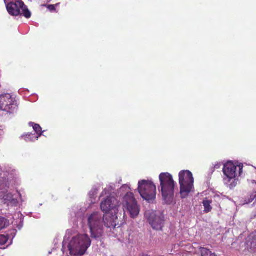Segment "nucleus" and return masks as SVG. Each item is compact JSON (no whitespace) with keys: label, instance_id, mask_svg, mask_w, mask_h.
Returning a JSON list of instances; mask_svg holds the SVG:
<instances>
[{"label":"nucleus","instance_id":"f257e3e1","mask_svg":"<svg viewBox=\"0 0 256 256\" xmlns=\"http://www.w3.org/2000/svg\"><path fill=\"white\" fill-rule=\"evenodd\" d=\"M160 190L165 203L170 204L172 203L174 194L176 182L170 173L162 172L159 176Z\"/></svg>","mask_w":256,"mask_h":256},{"label":"nucleus","instance_id":"f03ea898","mask_svg":"<svg viewBox=\"0 0 256 256\" xmlns=\"http://www.w3.org/2000/svg\"><path fill=\"white\" fill-rule=\"evenodd\" d=\"M91 244V240L88 234H79L72 238L68 250L70 254L82 256Z\"/></svg>","mask_w":256,"mask_h":256},{"label":"nucleus","instance_id":"7ed1b4c3","mask_svg":"<svg viewBox=\"0 0 256 256\" xmlns=\"http://www.w3.org/2000/svg\"><path fill=\"white\" fill-rule=\"evenodd\" d=\"M178 177L180 197L184 198L194 188V178L192 173L188 170L180 171Z\"/></svg>","mask_w":256,"mask_h":256},{"label":"nucleus","instance_id":"20e7f679","mask_svg":"<svg viewBox=\"0 0 256 256\" xmlns=\"http://www.w3.org/2000/svg\"><path fill=\"white\" fill-rule=\"evenodd\" d=\"M88 222L91 236L95 238L102 237L104 233V222L101 214L98 212H93L88 216Z\"/></svg>","mask_w":256,"mask_h":256},{"label":"nucleus","instance_id":"39448f33","mask_svg":"<svg viewBox=\"0 0 256 256\" xmlns=\"http://www.w3.org/2000/svg\"><path fill=\"white\" fill-rule=\"evenodd\" d=\"M6 9L10 14L12 16L22 15L26 18L31 17L32 13L24 2L20 0L12 2L6 4Z\"/></svg>","mask_w":256,"mask_h":256},{"label":"nucleus","instance_id":"423d86ee","mask_svg":"<svg viewBox=\"0 0 256 256\" xmlns=\"http://www.w3.org/2000/svg\"><path fill=\"white\" fill-rule=\"evenodd\" d=\"M138 190L141 196L147 201L154 200L156 196V186L153 182L142 180L138 182Z\"/></svg>","mask_w":256,"mask_h":256},{"label":"nucleus","instance_id":"0eeeda50","mask_svg":"<svg viewBox=\"0 0 256 256\" xmlns=\"http://www.w3.org/2000/svg\"><path fill=\"white\" fill-rule=\"evenodd\" d=\"M122 204L124 212L126 211L131 218H134L138 215L140 208L133 193L128 192L123 198Z\"/></svg>","mask_w":256,"mask_h":256},{"label":"nucleus","instance_id":"6e6552de","mask_svg":"<svg viewBox=\"0 0 256 256\" xmlns=\"http://www.w3.org/2000/svg\"><path fill=\"white\" fill-rule=\"evenodd\" d=\"M18 109V104L15 98L9 94L0 96V110L7 113L14 114Z\"/></svg>","mask_w":256,"mask_h":256},{"label":"nucleus","instance_id":"1a4fd4ad","mask_svg":"<svg viewBox=\"0 0 256 256\" xmlns=\"http://www.w3.org/2000/svg\"><path fill=\"white\" fill-rule=\"evenodd\" d=\"M119 206L118 200L114 196H110L102 202L100 209L104 213L118 214Z\"/></svg>","mask_w":256,"mask_h":256},{"label":"nucleus","instance_id":"9d476101","mask_svg":"<svg viewBox=\"0 0 256 256\" xmlns=\"http://www.w3.org/2000/svg\"><path fill=\"white\" fill-rule=\"evenodd\" d=\"M243 164H240L235 166L232 162L226 163L224 166L223 172L226 176L230 180L235 178L238 175L236 171H238V174L240 176L242 172Z\"/></svg>","mask_w":256,"mask_h":256},{"label":"nucleus","instance_id":"9b49d317","mask_svg":"<svg viewBox=\"0 0 256 256\" xmlns=\"http://www.w3.org/2000/svg\"><path fill=\"white\" fill-rule=\"evenodd\" d=\"M150 224L156 230H162L164 223V216L162 215L154 216L151 215L148 219Z\"/></svg>","mask_w":256,"mask_h":256},{"label":"nucleus","instance_id":"f8f14e48","mask_svg":"<svg viewBox=\"0 0 256 256\" xmlns=\"http://www.w3.org/2000/svg\"><path fill=\"white\" fill-rule=\"evenodd\" d=\"M29 125L33 127V128L36 134L32 133L28 134L26 135H24L23 137L26 140H30L33 141L34 139V140H38L39 137L42 135V133L43 132H42V128L38 124H35L32 122L29 124Z\"/></svg>","mask_w":256,"mask_h":256},{"label":"nucleus","instance_id":"ddd939ff","mask_svg":"<svg viewBox=\"0 0 256 256\" xmlns=\"http://www.w3.org/2000/svg\"><path fill=\"white\" fill-rule=\"evenodd\" d=\"M117 214L105 213L103 216V222L104 226L108 228H114L116 226Z\"/></svg>","mask_w":256,"mask_h":256},{"label":"nucleus","instance_id":"4468645a","mask_svg":"<svg viewBox=\"0 0 256 256\" xmlns=\"http://www.w3.org/2000/svg\"><path fill=\"white\" fill-rule=\"evenodd\" d=\"M248 248L252 252H256V230L252 232L247 242Z\"/></svg>","mask_w":256,"mask_h":256},{"label":"nucleus","instance_id":"2eb2a0df","mask_svg":"<svg viewBox=\"0 0 256 256\" xmlns=\"http://www.w3.org/2000/svg\"><path fill=\"white\" fill-rule=\"evenodd\" d=\"M3 200L4 204L8 206H14L18 202L17 200L14 198L13 195L10 193L4 195Z\"/></svg>","mask_w":256,"mask_h":256},{"label":"nucleus","instance_id":"dca6fc26","mask_svg":"<svg viewBox=\"0 0 256 256\" xmlns=\"http://www.w3.org/2000/svg\"><path fill=\"white\" fill-rule=\"evenodd\" d=\"M212 201L210 200H208L207 198H206L202 202L203 206L204 208V212H209L212 210V207L210 206Z\"/></svg>","mask_w":256,"mask_h":256},{"label":"nucleus","instance_id":"f3484780","mask_svg":"<svg viewBox=\"0 0 256 256\" xmlns=\"http://www.w3.org/2000/svg\"><path fill=\"white\" fill-rule=\"evenodd\" d=\"M200 250L202 256H218L215 253H212L207 248L200 247Z\"/></svg>","mask_w":256,"mask_h":256},{"label":"nucleus","instance_id":"a211bd4d","mask_svg":"<svg viewBox=\"0 0 256 256\" xmlns=\"http://www.w3.org/2000/svg\"><path fill=\"white\" fill-rule=\"evenodd\" d=\"M8 224L9 222L6 219L0 216V230L6 227Z\"/></svg>","mask_w":256,"mask_h":256},{"label":"nucleus","instance_id":"6ab92c4d","mask_svg":"<svg viewBox=\"0 0 256 256\" xmlns=\"http://www.w3.org/2000/svg\"><path fill=\"white\" fill-rule=\"evenodd\" d=\"M9 238L8 236L0 235V244L2 246L6 244Z\"/></svg>","mask_w":256,"mask_h":256},{"label":"nucleus","instance_id":"aec40b11","mask_svg":"<svg viewBox=\"0 0 256 256\" xmlns=\"http://www.w3.org/2000/svg\"><path fill=\"white\" fill-rule=\"evenodd\" d=\"M59 4H56V5H46L44 4V6H46L47 8L50 11V12H54L56 10V6H58Z\"/></svg>","mask_w":256,"mask_h":256},{"label":"nucleus","instance_id":"412c9836","mask_svg":"<svg viewBox=\"0 0 256 256\" xmlns=\"http://www.w3.org/2000/svg\"><path fill=\"white\" fill-rule=\"evenodd\" d=\"M233 180H234L233 182L230 184V188H234L237 184L238 181L235 178H234Z\"/></svg>","mask_w":256,"mask_h":256},{"label":"nucleus","instance_id":"4be33fe9","mask_svg":"<svg viewBox=\"0 0 256 256\" xmlns=\"http://www.w3.org/2000/svg\"><path fill=\"white\" fill-rule=\"evenodd\" d=\"M220 164H217L214 166L215 168H218L220 167Z\"/></svg>","mask_w":256,"mask_h":256},{"label":"nucleus","instance_id":"5701e85b","mask_svg":"<svg viewBox=\"0 0 256 256\" xmlns=\"http://www.w3.org/2000/svg\"><path fill=\"white\" fill-rule=\"evenodd\" d=\"M140 256H149L147 254H140Z\"/></svg>","mask_w":256,"mask_h":256}]
</instances>
